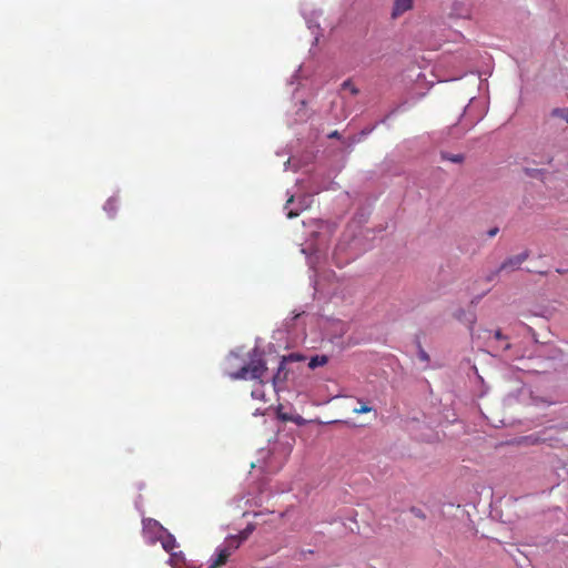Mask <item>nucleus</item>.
Here are the masks:
<instances>
[{
	"instance_id": "393cba45",
	"label": "nucleus",
	"mask_w": 568,
	"mask_h": 568,
	"mask_svg": "<svg viewBox=\"0 0 568 568\" xmlns=\"http://www.w3.org/2000/svg\"><path fill=\"white\" fill-rule=\"evenodd\" d=\"M209 568H219L217 566H215L213 562L211 564V566Z\"/></svg>"
},
{
	"instance_id": "0eeeda50",
	"label": "nucleus",
	"mask_w": 568,
	"mask_h": 568,
	"mask_svg": "<svg viewBox=\"0 0 568 568\" xmlns=\"http://www.w3.org/2000/svg\"><path fill=\"white\" fill-rule=\"evenodd\" d=\"M241 539L237 536H230L226 538L224 547L231 555L241 546Z\"/></svg>"
},
{
	"instance_id": "ddd939ff",
	"label": "nucleus",
	"mask_w": 568,
	"mask_h": 568,
	"mask_svg": "<svg viewBox=\"0 0 568 568\" xmlns=\"http://www.w3.org/2000/svg\"><path fill=\"white\" fill-rule=\"evenodd\" d=\"M443 159L448 160L454 163H462L464 161L463 154H443Z\"/></svg>"
},
{
	"instance_id": "5701e85b",
	"label": "nucleus",
	"mask_w": 568,
	"mask_h": 568,
	"mask_svg": "<svg viewBox=\"0 0 568 568\" xmlns=\"http://www.w3.org/2000/svg\"><path fill=\"white\" fill-rule=\"evenodd\" d=\"M262 414L264 415V412L261 408H256L254 415Z\"/></svg>"
},
{
	"instance_id": "aec40b11",
	"label": "nucleus",
	"mask_w": 568,
	"mask_h": 568,
	"mask_svg": "<svg viewBox=\"0 0 568 568\" xmlns=\"http://www.w3.org/2000/svg\"><path fill=\"white\" fill-rule=\"evenodd\" d=\"M498 227H494L491 230L488 231V236L493 237L495 236L497 233H498Z\"/></svg>"
},
{
	"instance_id": "f8f14e48",
	"label": "nucleus",
	"mask_w": 568,
	"mask_h": 568,
	"mask_svg": "<svg viewBox=\"0 0 568 568\" xmlns=\"http://www.w3.org/2000/svg\"><path fill=\"white\" fill-rule=\"evenodd\" d=\"M342 88L344 90H349L351 94L357 95L359 93V90L352 83L351 80H346L343 82Z\"/></svg>"
},
{
	"instance_id": "6ab92c4d",
	"label": "nucleus",
	"mask_w": 568,
	"mask_h": 568,
	"mask_svg": "<svg viewBox=\"0 0 568 568\" xmlns=\"http://www.w3.org/2000/svg\"><path fill=\"white\" fill-rule=\"evenodd\" d=\"M494 336L496 339H507V337L504 336L499 329L495 332Z\"/></svg>"
},
{
	"instance_id": "2eb2a0df",
	"label": "nucleus",
	"mask_w": 568,
	"mask_h": 568,
	"mask_svg": "<svg viewBox=\"0 0 568 568\" xmlns=\"http://www.w3.org/2000/svg\"><path fill=\"white\" fill-rule=\"evenodd\" d=\"M418 357L423 362H429V355L420 345H418Z\"/></svg>"
},
{
	"instance_id": "f03ea898",
	"label": "nucleus",
	"mask_w": 568,
	"mask_h": 568,
	"mask_svg": "<svg viewBox=\"0 0 568 568\" xmlns=\"http://www.w3.org/2000/svg\"><path fill=\"white\" fill-rule=\"evenodd\" d=\"M528 258V253L524 252L518 255L511 256L501 263L499 268L488 276V281H491L499 272L505 270H517Z\"/></svg>"
},
{
	"instance_id": "a211bd4d",
	"label": "nucleus",
	"mask_w": 568,
	"mask_h": 568,
	"mask_svg": "<svg viewBox=\"0 0 568 568\" xmlns=\"http://www.w3.org/2000/svg\"><path fill=\"white\" fill-rule=\"evenodd\" d=\"M277 416H278V418H280L281 420H283V422L291 420V417H290L288 415H286V413H281V412H278V413H277Z\"/></svg>"
},
{
	"instance_id": "7ed1b4c3",
	"label": "nucleus",
	"mask_w": 568,
	"mask_h": 568,
	"mask_svg": "<svg viewBox=\"0 0 568 568\" xmlns=\"http://www.w3.org/2000/svg\"><path fill=\"white\" fill-rule=\"evenodd\" d=\"M414 0H395L392 10V18L396 19L413 8Z\"/></svg>"
},
{
	"instance_id": "9b49d317",
	"label": "nucleus",
	"mask_w": 568,
	"mask_h": 568,
	"mask_svg": "<svg viewBox=\"0 0 568 568\" xmlns=\"http://www.w3.org/2000/svg\"><path fill=\"white\" fill-rule=\"evenodd\" d=\"M162 546L166 551H172L176 546L175 538L169 534L168 537L162 541Z\"/></svg>"
},
{
	"instance_id": "4be33fe9",
	"label": "nucleus",
	"mask_w": 568,
	"mask_h": 568,
	"mask_svg": "<svg viewBox=\"0 0 568 568\" xmlns=\"http://www.w3.org/2000/svg\"><path fill=\"white\" fill-rule=\"evenodd\" d=\"M287 216H288L290 219H293V217L297 216V214L291 211V212L287 214Z\"/></svg>"
},
{
	"instance_id": "f257e3e1",
	"label": "nucleus",
	"mask_w": 568,
	"mask_h": 568,
	"mask_svg": "<svg viewBox=\"0 0 568 568\" xmlns=\"http://www.w3.org/2000/svg\"><path fill=\"white\" fill-rule=\"evenodd\" d=\"M267 372L266 364L263 359H253L247 365L242 366L239 371L230 373L232 379H254L257 383L254 385L251 396L254 399H258L263 403L267 402L265 394V382L264 377Z\"/></svg>"
},
{
	"instance_id": "dca6fc26",
	"label": "nucleus",
	"mask_w": 568,
	"mask_h": 568,
	"mask_svg": "<svg viewBox=\"0 0 568 568\" xmlns=\"http://www.w3.org/2000/svg\"><path fill=\"white\" fill-rule=\"evenodd\" d=\"M371 410H372V407L366 404H362L359 408L353 409V412L355 414H365V413H369Z\"/></svg>"
},
{
	"instance_id": "b1692460",
	"label": "nucleus",
	"mask_w": 568,
	"mask_h": 568,
	"mask_svg": "<svg viewBox=\"0 0 568 568\" xmlns=\"http://www.w3.org/2000/svg\"><path fill=\"white\" fill-rule=\"evenodd\" d=\"M509 348H510V344L506 343L505 346H504V349H509Z\"/></svg>"
},
{
	"instance_id": "423d86ee",
	"label": "nucleus",
	"mask_w": 568,
	"mask_h": 568,
	"mask_svg": "<svg viewBox=\"0 0 568 568\" xmlns=\"http://www.w3.org/2000/svg\"><path fill=\"white\" fill-rule=\"evenodd\" d=\"M230 557L231 554L224 547H220L217 549L216 558L212 562L220 568L227 562Z\"/></svg>"
},
{
	"instance_id": "1a4fd4ad",
	"label": "nucleus",
	"mask_w": 568,
	"mask_h": 568,
	"mask_svg": "<svg viewBox=\"0 0 568 568\" xmlns=\"http://www.w3.org/2000/svg\"><path fill=\"white\" fill-rule=\"evenodd\" d=\"M328 358L325 355H316L311 358L308 366L311 368H316L318 366H323L327 363Z\"/></svg>"
},
{
	"instance_id": "412c9836",
	"label": "nucleus",
	"mask_w": 568,
	"mask_h": 568,
	"mask_svg": "<svg viewBox=\"0 0 568 568\" xmlns=\"http://www.w3.org/2000/svg\"><path fill=\"white\" fill-rule=\"evenodd\" d=\"M328 136H329V138H337V136H338V132H337V131H334V132H332Z\"/></svg>"
},
{
	"instance_id": "9d476101",
	"label": "nucleus",
	"mask_w": 568,
	"mask_h": 568,
	"mask_svg": "<svg viewBox=\"0 0 568 568\" xmlns=\"http://www.w3.org/2000/svg\"><path fill=\"white\" fill-rule=\"evenodd\" d=\"M104 210L110 214L113 215L115 211L118 210V200L115 197L109 199L104 204Z\"/></svg>"
},
{
	"instance_id": "20e7f679",
	"label": "nucleus",
	"mask_w": 568,
	"mask_h": 568,
	"mask_svg": "<svg viewBox=\"0 0 568 568\" xmlns=\"http://www.w3.org/2000/svg\"><path fill=\"white\" fill-rule=\"evenodd\" d=\"M285 366H286V358L283 357L282 361L280 362L277 372L273 376L274 388H276L278 386V384H282L287 379L288 372Z\"/></svg>"
},
{
	"instance_id": "39448f33",
	"label": "nucleus",
	"mask_w": 568,
	"mask_h": 568,
	"mask_svg": "<svg viewBox=\"0 0 568 568\" xmlns=\"http://www.w3.org/2000/svg\"><path fill=\"white\" fill-rule=\"evenodd\" d=\"M143 529L145 531H152V532H158V531L164 530L163 526L158 520L152 519V518L143 519Z\"/></svg>"
},
{
	"instance_id": "6e6552de",
	"label": "nucleus",
	"mask_w": 568,
	"mask_h": 568,
	"mask_svg": "<svg viewBox=\"0 0 568 568\" xmlns=\"http://www.w3.org/2000/svg\"><path fill=\"white\" fill-rule=\"evenodd\" d=\"M550 114L552 118L562 119L568 124V108H555Z\"/></svg>"
},
{
	"instance_id": "f3484780",
	"label": "nucleus",
	"mask_w": 568,
	"mask_h": 568,
	"mask_svg": "<svg viewBox=\"0 0 568 568\" xmlns=\"http://www.w3.org/2000/svg\"><path fill=\"white\" fill-rule=\"evenodd\" d=\"M528 438L530 439L531 444H540L546 440L545 438H541L539 436H529Z\"/></svg>"
},
{
	"instance_id": "4468645a",
	"label": "nucleus",
	"mask_w": 568,
	"mask_h": 568,
	"mask_svg": "<svg viewBox=\"0 0 568 568\" xmlns=\"http://www.w3.org/2000/svg\"><path fill=\"white\" fill-rule=\"evenodd\" d=\"M253 530H254L253 526H247L244 530H242L236 536L239 537V539H241V542H243L248 538V536L253 532Z\"/></svg>"
}]
</instances>
